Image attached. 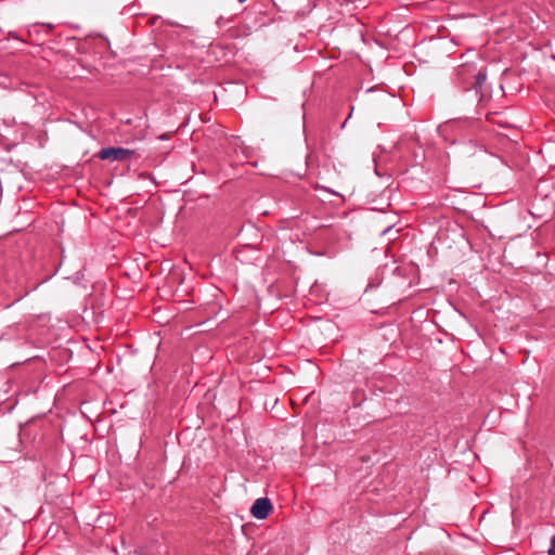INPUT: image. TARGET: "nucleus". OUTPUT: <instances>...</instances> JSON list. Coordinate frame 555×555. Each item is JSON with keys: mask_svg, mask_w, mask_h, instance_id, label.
I'll list each match as a JSON object with an SVG mask.
<instances>
[{"mask_svg": "<svg viewBox=\"0 0 555 555\" xmlns=\"http://www.w3.org/2000/svg\"><path fill=\"white\" fill-rule=\"evenodd\" d=\"M455 83L463 91H475L478 103L490 98L491 88L487 83V67L474 63L461 64L455 72Z\"/></svg>", "mask_w": 555, "mask_h": 555, "instance_id": "1", "label": "nucleus"}, {"mask_svg": "<svg viewBox=\"0 0 555 555\" xmlns=\"http://www.w3.org/2000/svg\"><path fill=\"white\" fill-rule=\"evenodd\" d=\"M450 128L454 134H459L461 139L454 141L461 149V153L465 156H473L479 149L477 142L473 139L478 129V121L475 119L457 120L450 124Z\"/></svg>", "mask_w": 555, "mask_h": 555, "instance_id": "2", "label": "nucleus"}, {"mask_svg": "<svg viewBox=\"0 0 555 555\" xmlns=\"http://www.w3.org/2000/svg\"><path fill=\"white\" fill-rule=\"evenodd\" d=\"M133 150L124 147H104L99 152V158L109 162H126L134 155Z\"/></svg>", "mask_w": 555, "mask_h": 555, "instance_id": "3", "label": "nucleus"}, {"mask_svg": "<svg viewBox=\"0 0 555 555\" xmlns=\"http://www.w3.org/2000/svg\"><path fill=\"white\" fill-rule=\"evenodd\" d=\"M272 509L273 505L268 498H259L251 505L250 514L256 519L263 520L269 516Z\"/></svg>", "mask_w": 555, "mask_h": 555, "instance_id": "4", "label": "nucleus"}, {"mask_svg": "<svg viewBox=\"0 0 555 555\" xmlns=\"http://www.w3.org/2000/svg\"><path fill=\"white\" fill-rule=\"evenodd\" d=\"M54 26L52 24H35L31 25L28 29V34L33 36L34 34L37 35H49L53 30Z\"/></svg>", "mask_w": 555, "mask_h": 555, "instance_id": "5", "label": "nucleus"}, {"mask_svg": "<svg viewBox=\"0 0 555 555\" xmlns=\"http://www.w3.org/2000/svg\"><path fill=\"white\" fill-rule=\"evenodd\" d=\"M547 555H555V535L551 540V546L547 551Z\"/></svg>", "mask_w": 555, "mask_h": 555, "instance_id": "6", "label": "nucleus"}]
</instances>
